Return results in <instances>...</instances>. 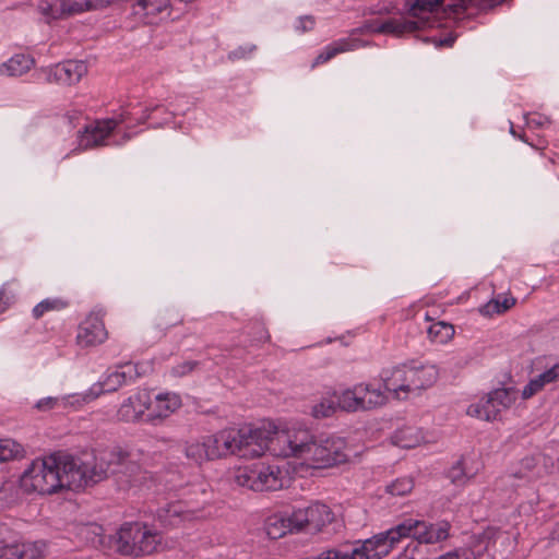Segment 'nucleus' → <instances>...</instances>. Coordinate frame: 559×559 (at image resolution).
<instances>
[{"label":"nucleus","mask_w":559,"mask_h":559,"mask_svg":"<svg viewBox=\"0 0 559 559\" xmlns=\"http://www.w3.org/2000/svg\"><path fill=\"white\" fill-rule=\"evenodd\" d=\"M337 408L335 396L324 397L312 406L311 415L317 419L326 418L332 416Z\"/></svg>","instance_id":"28"},{"label":"nucleus","mask_w":559,"mask_h":559,"mask_svg":"<svg viewBox=\"0 0 559 559\" xmlns=\"http://www.w3.org/2000/svg\"><path fill=\"white\" fill-rule=\"evenodd\" d=\"M46 548L43 540L34 543H19L15 534V543L0 552V559H39Z\"/></svg>","instance_id":"12"},{"label":"nucleus","mask_w":559,"mask_h":559,"mask_svg":"<svg viewBox=\"0 0 559 559\" xmlns=\"http://www.w3.org/2000/svg\"><path fill=\"white\" fill-rule=\"evenodd\" d=\"M412 432L411 428H403L399 429L394 432L392 436V442L393 444L403 448V449H411L414 448L416 444V439H411L409 435Z\"/></svg>","instance_id":"34"},{"label":"nucleus","mask_w":559,"mask_h":559,"mask_svg":"<svg viewBox=\"0 0 559 559\" xmlns=\"http://www.w3.org/2000/svg\"><path fill=\"white\" fill-rule=\"evenodd\" d=\"M495 404L509 407L515 400L516 391L513 388L496 389L488 393Z\"/></svg>","instance_id":"31"},{"label":"nucleus","mask_w":559,"mask_h":559,"mask_svg":"<svg viewBox=\"0 0 559 559\" xmlns=\"http://www.w3.org/2000/svg\"><path fill=\"white\" fill-rule=\"evenodd\" d=\"M15 543V533L4 523H0V552Z\"/></svg>","instance_id":"38"},{"label":"nucleus","mask_w":559,"mask_h":559,"mask_svg":"<svg viewBox=\"0 0 559 559\" xmlns=\"http://www.w3.org/2000/svg\"><path fill=\"white\" fill-rule=\"evenodd\" d=\"M106 336L103 322L97 318H88L81 323L76 340L81 346H93L104 342Z\"/></svg>","instance_id":"15"},{"label":"nucleus","mask_w":559,"mask_h":559,"mask_svg":"<svg viewBox=\"0 0 559 559\" xmlns=\"http://www.w3.org/2000/svg\"><path fill=\"white\" fill-rule=\"evenodd\" d=\"M483 412L484 419L485 420H495L499 414V408H497V405L495 404V401L490 399L489 394L487 395V399L484 403L480 404Z\"/></svg>","instance_id":"39"},{"label":"nucleus","mask_w":559,"mask_h":559,"mask_svg":"<svg viewBox=\"0 0 559 559\" xmlns=\"http://www.w3.org/2000/svg\"><path fill=\"white\" fill-rule=\"evenodd\" d=\"M151 406L150 394L145 391L128 397L119 407L117 417L126 423H134L142 418Z\"/></svg>","instance_id":"11"},{"label":"nucleus","mask_w":559,"mask_h":559,"mask_svg":"<svg viewBox=\"0 0 559 559\" xmlns=\"http://www.w3.org/2000/svg\"><path fill=\"white\" fill-rule=\"evenodd\" d=\"M314 26V19L311 15H305L299 19V26L298 28L301 32H308L311 31Z\"/></svg>","instance_id":"46"},{"label":"nucleus","mask_w":559,"mask_h":559,"mask_svg":"<svg viewBox=\"0 0 559 559\" xmlns=\"http://www.w3.org/2000/svg\"><path fill=\"white\" fill-rule=\"evenodd\" d=\"M478 0H415L411 7V14L413 17L420 19L421 25L428 24V19L421 17V13H444L447 15H456L464 13L468 7L478 5Z\"/></svg>","instance_id":"7"},{"label":"nucleus","mask_w":559,"mask_h":559,"mask_svg":"<svg viewBox=\"0 0 559 559\" xmlns=\"http://www.w3.org/2000/svg\"><path fill=\"white\" fill-rule=\"evenodd\" d=\"M87 73V66L84 61L69 60L59 63L51 71L55 80L66 84L78 83Z\"/></svg>","instance_id":"16"},{"label":"nucleus","mask_w":559,"mask_h":559,"mask_svg":"<svg viewBox=\"0 0 559 559\" xmlns=\"http://www.w3.org/2000/svg\"><path fill=\"white\" fill-rule=\"evenodd\" d=\"M235 483L253 491L277 490L283 487L280 468L262 463L239 468L235 475Z\"/></svg>","instance_id":"4"},{"label":"nucleus","mask_w":559,"mask_h":559,"mask_svg":"<svg viewBox=\"0 0 559 559\" xmlns=\"http://www.w3.org/2000/svg\"><path fill=\"white\" fill-rule=\"evenodd\" d=\"M334 520V513L324 503L316 502L306 508L293 512V521L297 526V533L316 534Z\"/></svg>","instance_id":"6"},{"label":"nucleus","mask_w":559,"mask_h":559,"mask_svg":"<svg viewBox=\"0 0 559 559\" xmlns=\"http://www.w3.org/2000/svg\"><path fill=\"white\" fill-rule=\"evenodd\" d=\"M118 122L114 119L97 122L95 126H87L81 136L80 146L83 148L97 147L104 144V141L114 131Z\"/></svg>","instance_id":"13"},{"label":"nucleus","mask_w":559,"mask_h":559,"mask_svg":"<svg viewBox=\"0 0 559 559\" xmlns=\"http://www.w3.org/2000/svg\"><path fill=\"white\" fill-rule=\"evenodd\" d=\"M140 546L138 547V557L152 555L157 551L162 545V536L157 532H151L145 525H142Z\"/></svg>","instance_id":"24"},{"label":"nucleus","mask_w":559,"mask_h":559,"mask_svg":"<svg viewBox=\"0 0 559 559\" xmlns=\"http://www.w3.org/2000/svg\"><path fill=\"white\" fill-rule=\"evenodd\" d=\"M124 367L129 368V370L115 371L110 373L105 381L93 384L86 393L80 394L82 396V401L84 403H90L97 399L102 393L117 391L121 385L126 383L127 378L135 379L140 377L136 365L128 362L124 365Z\"/></svg>","instance_id":"8"},{"label":"nucleus","mask_w":559,"mask_h":559,"mask_svg":"<svg viewBox=\"0 0 559 559\" xmlns=\"http://www.w3.org/2000/svg\"><path fill=\"white\" fill-rule=\"evenodd\" d=\"M480 312L484 316H492L495 313H502V311L500 309V297L489 300L486 305H484L481 307Z\"/></svg>","instance_id":"42"},{"label":"nucleus","mask_w":559,"mask_h":559,"mask_svg":"<svg viewBox=\"0 0 559 559\" xmlns=\"http://www.w3.org/2000/svg\"><path fill=\"white\" fill-rule=\"evenodd\" d=\"M120 117H121V118H120V121H123V120L126 119V116H124L123 114H121V116H120Z\"/></svg>","instance_id":"55"},{"label":"nucleus","mask_w":559,"mask_h":559,"mask_svg":"<svg viewBox=\"0 0 559 559\" xmlns=\"http://www.w3.org/2000/svg\"><path fill=\"white\" fill-rule=\"evenodd\" d=\"M485 412H483V408L480 406V404H477V405H471L467 409V414L471 415V416H475L477 418H481L484 419V414Z\"/></svg>","instance_id":"48"},{"label":"nucleus","mask_w":559,"mask_h":559,"mask_svg":"<svg viewBox=\"0 0 559 559\" xmlns=\"http://www.w3.org/2000/svg\"><path fill=\"white\" fill-rule=\"evenodd\" d=\"M369 391L368 384H357L353 389H347L341 395H334L337 407L346 412L364 411V396Z\"/></svg>","instance_id":"17"},{"label":"nucleus","mask_w":559,"mask_h":559,"mask_svg":"<svg viewBox=\"0 0 559 559\" xmlns=\"http://www.w3.org/2000/svg\"><path fill=\"white\" fill-rule=\"evenodd\" d=\"M454 40L455 38L452 36L445 37L444 39L440 40L439 46L451 47Z\"/></svg>","instance_id":"50"},{"label":"nucleus","mask_w":559,"mask_h":559,"mask_svg":"<svg viewBox=\"0 0 559 559\" xmlns=\"http://www.w3.org/2000/svg\"><path fill=\"white\" fill-rule=\"evenodd\" d=\"M56 403H57V399L56 397H45V399L39 400L36 403L35 407L38 411H48V409L53 408Z\"/></svg>","instance_id":"45"},{"label":"nucleus","mask_w":559,"mask_h":559,"mask_svg":"<svg viewBox=\"0 0 559 559\" xmlns=\"http://www.w3.org/2000/svg\"><path fill=\"white\" fill-rule=\"evenodd\" d=\"M347 46L348 44L344 41L337 46H329L322 52L328 60H331L340 52L346 51L348 49Z\"/></svg>","instance_id":"44"},{"label":"nucleus","mask_w":559,"mask_h":559,"mask_svg":"<svg viewBox=\"0 0 559 559\" xmlns=\"http://www.w3.org/2000/svg\"><path fill=\"white\" fill-rule=\"evenodd\" d=\"M559 380V362L554 365L548 370L532 379L523 389L522 397L527 400L539 392L546 383L556 382Z\"/></svg>","instance_id":"20"},{"label":"nucleus","mask_w":559,"mask_h":559,"mask_svg":"<svg viewBox=\"0 0 559 559\" xmlns=\"http://www.w3.org/2000/svg\"><path fill=\"white\" fill-rule=\"evenodd\" d=\"M80 535L95 548L114 549V534H105L104 527L97 523L82 525Z\"/></svg>","instance_id":"18"},{"label":"nucleus","mask_w":559,"mask_h":559,"mask_svg":"<svg viewBox=\"0 0 559 559\" xmlns=\"http://www.w3.org/2000/svg\"><path fill=\"white\" fill-rule=\"evenodd\" d=\"M254 49H255L254 45L250 46L249 48L239 47L238 49L231 51L229 53L228 58L230 60L241 59V58H245L247 53H250Z\"/></svg>","instance_id":"47"},{"label":"nucleus","mask_w":559,"mask_h":559,"mask_svg":"<svg viewBox=\"0 0 559 559\" xmlns=\"http://www.w3.org/2000/svg\"><path fill=\"white\" fill-rule=\"evenodd\" d=\"M260 436V432L251 426L227 429L216 433L223 456L236 454L240 457L251 459L262 455V448L257 444V440H262Z\"/></svg>","instance_id":"3"},{"label":"nucleus","mask_w":559,"mask_h":559,"mask_svg":"<svg viewBox=\"0 0 559 559\" xmlns=\"http://www.w3.org/2000/svg\"><path fill=\"white\" fill-rule=\"evenodd\" d=\"M203 442L206 450L207 460H216L223 456V451L216 435L205 437Z\"/></svg>","instance_id":"35"},{"label":"nucleus","mask_w":559,"mask_h":559,"mask_svg":"<svg viewBox=\"0 0 559 559\" xmlns=\"http://www.w3.org/2000/svg\"><path fill=\"white\" fill-rule=\"evenodd\" d=\"M415 2V0L411 3V1H407V4H409V8L412 7V4ZM408 13L411 14V9L408 10Z\"/></svg>","instance_id":"54"},{"label":"nucleus","mask_w":559,"mask_h":559,"mask_svg":"<svg viewBox=\"0 0 559 559\" xmlns=\"http://www.w3.org/2000/svg\"><path fill=\"white\" fill-rule=\"evenodd\" d=\"M266 534L271 539H278L287 533H297L293 513L288 516H273L266 523Z\"/></svg>","instance_id":"21"},{"label":"nucleus","mask_w":559,"mask_h":559,"mask_svg":"<svg viewBox=\"0 0 559 559\" xmlns=\"http://www.w3.org/2000/svg\"><path fill=\"white\" fill-rule=\"evenodd\" d=\"M199 366L195 360L181 362L173 368V374L176 377H183L193 371Z\"/></svg>","instance_id":"41"},{"label":"nucleus","mask_w":559,"mask_h":559,"mask_svg":"<svg viewBox=\"0 0 559 559\" xmlns=\"http://www.w3.org/2000/svg\"><path fill=\"white\" fill-rule=\"evenodd\" d=\"M440 559H475V554L471 549H464L462 551L448 552L440 556Z\"/></svg>","instance_id":"43"},{"label":"nucleus","mask_w":559,"mask_h":559,"mask_svg":"<svg viewBox=\"0 0 559 559\" xmlns=\"http://www.w3.org/2000/svg\"><path fill=\"white\" fill-rule=\"evenodd\" d=\"M421 21H412L406 19H389L382 22L377 28L376 32L383 34H393L396 36H402L406 33H413L420 28Z\"/></svg>","instance_id":"19"},{"label":"nucleus","mask_w":559,"mask_h":559,"mask_svg":"<svg viewBox=\"0 0 559 559\" xmlns=\"http://www.w3.org/2000/svg\"><path fill=\"white\" fill-rule=\"evenodd\" d=\"M183 510L179 503H169L159 508L156 512V520L164 527H176L182 522Z\"/></svg>","instance_id":"22"},{"label":"nucleus","mask_w":559,"mask_h":559,"mask_svg":"<svg viewBox=\"0 0 559 559\" xmlns=\"http://www.w3.org/2000/svg\"><path fill=\"white\" fill-rule=\"evenodd\" d=\"M34 64V59L25 55H15L8 62L1 66L0 71L7 72L10 76H20L27 72Z\"/></svg>","instance_id":"23"},{"label":"nucleus","mask_w":559,"mask_h":559,"mask_svg":"<svg viewBox=\"0 0 559 559\" xmlns=\"http://www.w3.org/2000/svg\"><path fill=\"white\" fill-rule=\"evenodd\" d=\"M385 401L386 397L380 389H372L369 385L368 394L367 396H364V411L381 406L385 403Z\"/></svg>","instance_id":"33"},{"label":"nucleus","mask_w":559,"mask_h":559,"mask_svg":"<svg viewBox=\"0 0 559 559\" xmlns=\"http://www.w3.org/2000/svg\"><path fill=\"white\" fill-rule=\"evenodd\" d=\"M537 465L535 456H526L521 461V469L513 474L515 478H525L527 472H532Z\"/></svg>","instance_id":"40"},{"label":"nucleus","mask_w":559,"mask_h":559,"mask_svg":"<svg viewBox=\"0 0 559 559\" xmlns=\"http://www.w3.org/2000/svg\"><path fill=\"white\" fill-rule=\"evenodd\" d=\"M62 307H64V304L58 299H55V300L45 299L34 307L33 316L36 319H39L40 317L44 316L45 312L55 310V309H59Z\"/></svg>","instance_id":"36"},{"label":"nucleus","mask_w":559,"mask_h":559,"mask_svg":"<svg viewBox=\"0 0 559 559\" xmlns=\"http://www.w3.org/2000/svg\"><path fill=\"white\" fill-rule=\"evenodd\" d=\"M23 452L21 444L12 439H0V462L16 457Z\"/></svg>","instance_id":"30"},{"label":"nucleus","mask_w":559,"mask_h":559,"mask_svg":"<svg viewBox=\"0 0 559 559\" xmlns=\"http://www.w3.org/2000/svg\"><path fill=\"white\" fill-rule=\"evenodd\" d=\"M5 310V307L0 304V313H2Z\"/></svg>","instance_id":"53"},{"label":"nucleus","mask_w":559,"mask_h":559,"mask_svg":"<svg viewBox=\"0 0 559 559\" xmlns=\"http://www.w3.org/2000/svg\"><path fill=\"white\" fill-rule=\"evenodd\" d=\"M158 413L156 415L148 414L146 420L153 421L155 418H165L168 413L176 411L180 405L179 396L173 394L157 395L156 396Z\"/></svg>","instance_id":"25"},{"label":"nucleus","mask_w":559,"mask_h":559,"mask_svg":"<svg viewBox=\"0 0 559 559\" xmlns=\"http://www.w3.org/2000/svg\"><path fill=\"white\" fill-rule=\"evenodd\" d=\"M5 294V289L4 288H1L0 289V301L2 300L3 296Z\"/></svg>","instance_id":"52"},{"label":"nucleus","mask_w":559,"mask_h":559,"mask_svg":"<svg viewBox=\"0 0 559 559\" xmlns=\"http://www.w3.org/2000/svg\"><path fill=\"white\" fill-rule=\"evenodd\" d=\"M453 333V326L442 321L431 324L427 330L428 337L432 342H438L441 344L448 342V340L452 337Z\"/></svg>","instance_id":"27"},{"label":"nucleus","mask_w":559,"mask_h":559,"mask_svg":"<svg viewBox=\"0 0 559 559\" xmlns=\"http://www.w3.org/2000/svg\"><path fill=\"white\" fill-rule=\"evenodd\" d=\"M450 481L454 485L461 486L466 483V474L463 467L462 460L457 461L449 471L447 474Z\"/></svg>","instance_id":"37"},{"label":"nucleus","mask_w":559,"mask_h":559,"mask_svg":"<svg viewBox=\"0 0 559 559\" xmlns=\"http://www.w3.org/2000/svg\"><path fill=\"white\" fill-rule=\"evenodd\" d=\"M93 0H64L60 4L59 14H52L53 19L72 15L84 11L96 10Z\"/></svg>","instance_id":"26"},{"label":"nucleus","mask_w":559,"mask_h":559,"mask_svg":"<svg viewBox=\"0 0 559 559\" xmlns=\"http://www.w3.org/2000/svg\"><path fill=\"white\" fill-rule=\"evenodd\" d=\"M329 60L324 57L323 52L319 53L317 58L314 59L312 67H316L318 64L328 62Z\"/></svg>","instance_id":"51"},{"label":"nucleus","mask_w":559,"mask_h":559,"mask_svg":"<svg viewBox=\"0 0 559 559\" xmlns=\"http://www.w3.org/2000/svg\"><path fill=\"white\" fill-rule=\"evenodd\" d=\"M122 450L103 451L94 463L84 462L64 452L35 460L23 472L21 487L26 492L52 495L60 490L80 491L117 473L134 472L139 466L129 462Z\"/></svg>","instance_id":"1"},{"label":"nucleus","mask_w":559,"mask_h":559,"mask_svg":"<svg viewBox=\"0 0 559 559\" xmlns=\"http://www.w3.org/2000/svg\"><path fill=\"white\" fill-rule=\"evenodd\" d=\"M185 454L188 460L195 464H201L203 460H207L206 450L203 441L187 444L185 448Z\"/></svg>","instance_id":"32"},{"label":"nucleus","mask_w":559,"mask_h":559,"mask_svg":"<svg viewBox=\"0 0 559 559\" xmlns=\"http://www.w3.org/2000/svg\"><path fill=\"white\" fill-rule=\"evenodd\" d=\"M438 377L435 366H406L395 367L390 377L382 376L383 388L385 391L393 392L399 397V392H419L431 386Z\"/></svg>","instance_id":"2"},{"label":"nucleus","mask_w":559,"mask_h":559,"mask_svg":"<svg viewBox=\"0 0 559 559\" xmlns=\"http://www.w3.org/2000/svg\"><path fill=\"white\" fill-rule=\"evenodd\" d=\"M345 441L341 438L319 435L312 443L306 461L312 463L314 468H328L347 462Z\"/></svg>","instance_id":"5"},{"label":"nucleus","mask_w":559,"mask_h":559,"mask_svg":"<svg viewBox=\"0 0 559 559\" xmlns=\"http://www.w3.org/2000/svg\"><path fill=\"white\" fill-rule=\"evenodd\" d=\"M414 488V480L412 477L397 478L391 484L385 486V491L392 496L403 497L409 493Z\"/></svg>","instance_id":"29"},{"label":"nucleus","mask_w":559,"mask_h":559,"mask_svg":"<svg viewBox=\"0 0 559 559\" xmlns=\"http://www.w3.org/2000/svg\"><path fill=\"white\" fill-rule=\"evenodd\" d=\"M515 305V298L509 297L503 298L500 300V309L503 312L508 311L510 308H512Z\"/></svg>","instance_id":"49"},{"label":"nucleus","mask_w":559,"mask_h":559,"mask_svg":"<svg viewBox=\"0 0 559 559\" xmlns=\"http://www.w3.org/2000/svg\"><path fill=\"white\" fill-rule=\"evenodd\" d=\"M289 431L292 441H288V448H285L281 453L284 454V457L294 456L307 460L308 452H310L318 436L307 428H292Z\"/></svg>","instance_id":"10"},{"label":"nucleus","mask_w":559,"mask_h":559,"mask_svg":"<svg viewBox=\"0 0 559 559\" xmlns=\"http://www.w3.org/2000/svg\"><path fill=\"white\" fill-rule=\"evenodd\" d=\"M255 431L260 432L261 442L260 440H257V444L261 445L262 448V454L267 450L275 456H283L284 454L281 453L285 448H288V441H292L290 438V431L287 430H281V431H265L261 428H254Z\"/></svg>","instance_id":"14"},{"label":"nucleus","mask_w":559,"mask_h":559,"mask_svg":"<svg viewBox=\"0 0 559 559\" xmlns=\"http://www.w3.org/2000/svg\"><path fill=\"white\" fill-rule=\"evenodd\" d=\"M142 534V524L129 522L114 534V549L122 556L138 557V547L140 546Z\"/></svg>","instance_id":"9"}]
</instances>
